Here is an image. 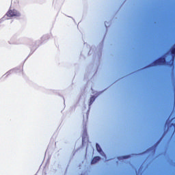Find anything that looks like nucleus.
Instances as JSON below:
<instances>
[{
	"label": "nucleus",
	"instance_id": "1",
	"mask_svg": "<svg viewBox=\"0 0 175 175\" xmlns=\"http://www.w3.org/2000/svg\"><path fill=\"white\" fill-rule=\"evenodd\" d=\"M166 64V59L165 57H160L158 59L154 61L150 66H157L158 65H165Z\"/></svg>",
	"mask_w": 175,
	"mask_h": 175
},
{
	"label": "nucleus",
	"instance_id": "5",
	"mask_svg": "<svg viewBox=\"0 0 175 175\" xmlns=\"http://www.w3.org/2000/svg\"><path fill=\"white\" fill-rule=\"evenodd\" d=\"M96 150L98 152H102V148H100V146L99 144H96Z\"/></svg>",
	"mask_w": 175,
	"mask_h": 175
},
{
	"label": "nucleus",
	"instance_id": "4",
	"mask_svg": "<svg viewBox=\"0 0 175 175\" xmlns=\"http://www.w3.org/2000/svg\"><path fill=\"white\" fill-rule=\"evenodd\" d=\"M94 102H95V97H94V96H92L90 98V106H91V105H92V103H94Z\"/></svg>",
	"mask_w": 175,
	"mask_h": 175
},
{
	"label": "nucleus",
	"instance_id": "7",
	"mask_svg": "<svg viewBox=\"0 0 175 175\" xmlns=\"http://www.w3.org/2000/svg\"><path fill=\"white\" fill-rule=\"evenodd\" d=\"M130 156H124V157H122V159H126V158H129Z\"/></svg>",
	"mask_w": 175,
	"mask_h": 175
},
{
	"label": "nucleus",
	"instance_id": "3",
	"mask_svg": "<svg viewBox=\"0 0 175 175\" xmlns=\"http://www.w3.org/2000/svg\"><path fill=\"white\" fill-rule=\"evenodd\" d=\"M98 161H100V157L99 156L94 157L92 159L91 163L92 165H94V163H96V162H98Z\"/></svg>",
	"mask_w": 175,
	"mask_h": 175
},
{
	"label": "nucleus",
	"instance_id": "2",
	"mask_svg": "<svg viewBox=\"0 0 175 175\" xmlns=\"http://www.w3.org/2000/svg\"><path fill=\"white\" fill-rule=\"evenodd\" d=\"M8 17H20L21 14L16 10H10L6 13Z\"/></svg>",
	"mask_w": 175,
	"mask_h": 175
},
{
	"label": "nucleus",
	"instance_id": "6",
	"mask_svg": "<svg viewBox=\"0 0 175 175\" xmlns=\"http://www.w3.org/2000/svg\"><path fill=\"white\" fill-rule=\"evenodd\" d=\"M170 119V116H169V118H167L166 122H165V125H169V120Z\"/></svg>",
	"mask_w": 175,
	"mask_h": 175
},
{
	"label": "nucleus",
	"instance_id": "8",
	"mask_svg": "<svg viewBox=\"0 0 175 175\" xmlns=\"http://www.w3.org/2000/svg\"><path fill=\"white\" fill-rule=\"evenodd\" d=\"M172 126L175 128V124L172 123V124H171V126Z\"/></svg>",
	"mask_w": 175,
	"mask_h": 175
}]
</instances>
